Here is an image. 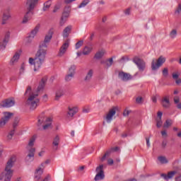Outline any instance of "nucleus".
<instances>
[{
  "label": "nucleus",
  "mask_w": 181,
  "mask_h": 181,
  "mask_svg": "<svg viewBox=\"0 0 181 181\" xmlns=\"http://www.w3.org/2000/svg\"><path fill=\"white\" fill-rule=\"evenodd\" d=\"M3 19H5L6 21H9L11 19V13H3Z\"/></svg>",
  "instance_id": "nucleus-39"
},
{
  "label": "nucleus",
  "mask_w": 181,
  "mask_h": 181,
  "mask_svg": "<svg viewBox=\"0 0 181 181\" xmlns=\"http://www.w3.org/2000/svg\"><path fill=\"white\" fill-rule=\"evenodd\" d=\"M15 162H16V156H12L6 164L4 172L1 173L0 175V180L11 181L13 175L12 168H13Z\"/></svg>",
  "instance_id": "nucleus-3"
},
{
  "label": "nucleus",
  "mask_w": 181,
  "mask_h": 181,
  "mask_svg": "<svg viewBox=\"0 0 181 181\" xmlns=\"http://www.w3.org/2000/svg\"><path fill=\"white\" fill-rule=\"evenodd\" d=\"M173 78H174V79L179 78V74H173Z\"/></svg>",
  "instance_id": "nucleus-60"
},
{
  "label": "nucleus",
  "mask_w": 181,
  "mask_h": 181,
  "mask_svg": "<svg viewBox=\"0 0 181 181\" xmlns=\"http://www.w3.org/2000/svg\"><path fill=\"white\" fill-rule=\"evenodd\" d=\"M102 64H105L106 67L108 69L112 66V63H114V59L113 58H110L109 59H106L105 61H102L101 62Z\"/></svg>",
  "instance_id": "nucleus-29"
},
{
  "label": "nucleus",
  "mask_w": 181,
  "mask_h": 181,
  "mask_svg": "<svg viewBox=\"0 0 181 181\" xmlns=\"http://www.w3.org/2000/svg\"><path fill=\"white\" fill-rule=\"evenodd\" d=\"M115 112H116L115 108H112L107 113V115L105 117V119L108 124H110V122H111V121H112V117H114V115H115Z\"/></svg>",
  "instance_id": "nucleus-21"
},
{
  "label": "nucleus",
  "mask_w": 181,
  "mask_h": 181,
  "mask_svg": "<svg viewBox=\"0 0 181 181\" xmlns=\"http://www.w3.org/2000/svg\"><path fill=\"white\" fill-rule=\"evenodd\" d=\"M69 16H70V6L64 8L62 18L67 20V18H69Z\"/></svg>",
  "instance_id": "nucleus-28"
},
{
  "label": "nucleus",
  "mask_w": 181,
  "mask_h": 181,
  "mask_svg": "<svg viewBox=\"0 0 181 181\" xmlns=\"http://www.w3.org/2000/svg\"><path fill=\"white\" fill-rule=\"evenodd\" d=\"M52 37H53V35L52 33H49L48 35H45L44 41L41 42L40 43V48H45L47 49V46H49V43H50V41L52 40Z\"/></svg>",
  "instance_id": "nucleus-11"
},
{
  "label": "nucleus",
  "mask_w": 181,
  "mask_h": 181,
  "mask_svg": "<svg viewBox=\"0 0 181 181\" xmlns=\"http://www.w3.org/2000/svg\"><path fill=\"white\" fill-rule=\"evenodd\" d=\"M13 105H15V98H13L5 99L0 103V107L2 108H11Z\"/></svg>",
  "instance_id": "nucleus-6"
},
{
  "label": "nucleus",
  "mask_w": 181,
  "mask_h": 181,
  "mask_svg": "<svg viewBox=\"0 0 181 181\" xmlns=\"http://www.w3.org/2000/svg\"><path fill=\"white\" fill-rule=\"evenodd\" d=\"M151 100H152L153 103H156L157 101H158V99L156 98V96H153L151 98Z\"/></svg>",
  "instance_id": "nucleus-58"
},
{
  "label": "nucleus",
  "mask_w": 181,
  "mask_h": 181,
  "mask_svg": "<svg viewBox=\"0 0 181 181\" xmlns=\"http://www.w3.org/2000/svg\"><path fill=\"white\" fill-rule=\"evenodd\" d=\"M45 125L42 127V129L46 131V129H49V128H52V118L48 117L45 119Z\"/></svg>",
  "instance_id": "nucleus-24"
},
{
  "label": "nucleus",
  "mask_w": 181,
  "mask_h": 181,
  "mask_svg": "<svg viewBox=\"0 0 181 181\" xmlns=\"http://www.w3.org/2000/svg\"><path fill=\"white\" fill-rule=\"evenodd\" d=\"M47 49L40 48L37 51L35 58L30 57L29 63L34 66V71H39L43 66V63L46 62V56Z\"/></svg>",
  "instance_id": "nucleus-2"
},
{
  "label": "nucleus",
  "mask_w": 181,
  "mask_h": 181,
  "mask_svg": "<svg viewBox=\"0 0 181 181\" xmlns=\"http://www.w3.org/2000/svg\"><path fill=\"white\" fill-rule=\"evenodd\" d=\"M26 69V64L25 63H23L21 66L19 74L22 75L25 73V70Z\"/></svg>",
  "instance_id": "nucleus-36"
},
{
  "label": "nucleus",
  "mask_w": 181,
  "mask_h": 181,
  "mask_svg": "<svg viewBox=\"0 0 181 181\" xmlns=\"http://www.w3.org/2000/svg\"><path fill=\"white\" fill-rule=\"evenodd\" d=\"M77 111H78L77 107H72V108L69 107V111H68L69 117H74V115L77 114Z\"/></svg>",
  "instance_id": "nucleus-31"
},
{
  "label": "nucleus",
  "mask_w": 181,
  "mask_h": 181,
  "mask_svg": "<svg viewBox=\"0 0 181 181\" xmlns=\"http://www.w3.org/2000/svg\"><path fill=\"white\" fill-rule=\"evenodd\" d=\"M61 6H62V4L57 3L54 7L53 13H56V12H57L59 9H60Z\"/></svg>",
  "instance_id": "nucleus-41"
},
{
  "label": "nucleus",
  "mask_w": 181,
  "mask_h": 181,
  "mask_svg": "<svg viewBox=\"0 0 181 181\" xmlns=\"http://www.w3.org/2000/svg\"><path fill=\"white\" fill-rule=\"evenodd\" d=\"M7 21L8 20H5L4 18H2L1 25H6Z\"/></svg>",
  "instance_id": "nucleus-62"
},
{
  "label": "nucleus",
  "mask_w": 181,
  "mask_h": 181,
  "mask_svg": "<svg viewBox=\"0 0 181 181\" xmlns=\"http://www.w3.org/2000/svg\"><path fill=\"white\" fill-rule=\"evenodd\" d=\"M94 74V71L93 69H90L86 76L84 78V81L86 82L90 81L91 78H93V75Z\"/></svg>",
  "instance_id": "nucleus-27"
},
{
  "label": "nucleus",
  "mask_w": 181,
  "mask_h": 181,
  "mask_svg": "<svg viewBox=\"0 0 181 181\" xmlns=\"http://www.w3.org/2000/svg\"><path fill=\"white\" fill-rule=\"evenodd\" d=\"M66 22H67L66 18L61 17V20L59 21L60 26H64V23H66Z\"/></svg>",
  "instance_id": "nucleus-48"
},
{
  "label": "nucleus",
  "mask_w": 181,
  "mask_h": 181,
  "mask_svg": "<svg viewBox=\"0 0 181 181\" xmlns=\"http://www.w3.org/2000/svg\"><path fill=\"white\" fill-rule=\"evenodd\" d=\"M119 77L121 78V80H122V81H129V80H132V76L131 74L124 71L119 73Z\"/></svg>",
  "instance_id": "nucleus-18"
},
{
  "label": "nucleus",
  "mask_w": 181,
  "mask_h": 181,
  "mask_svg": "<svg viewBox=\"0 0 181 181\" xmlns=\"http://www.w3.org/2000/svg\"><path fill=\"white\" fill-rule=\"evenodd\" d=\"M157 115L159 117V119H162V115H163V113L162 112H158Z\"/></svg>",
  "instance_id": "nucleus-57"
},
{
  "label": "nucleus",
  "mask_w": 181,
  "mask_h": 181,
  "mask_svg": "<svg viewBox=\"0 0 181 181\" xmlns=\"http://www.w3.org/2000/svg\"><path fill=\"white\" fill-rule=\"evenodd\" d=\"M90 2L89 0H83L81 4L78 6V8H84L85 6H87V4Z\"/></svg>",
  "instance_id": "nucleus-38"
},
{
  "label": "nucleus",
  "mask_w": 181,
  "mask_h": 181,
  "mask_svg": "<svg viewBox=\"0 0 181 181\" xmlns=\"http://www.w3.org/2000/svg\"><path fill=\"white\" fill-rule=\"evenodd\" d=\"M76 74V66L72 65L69 69V74L65 76L66 81H71Z\"/></svg>",
  "instance_id": "nucleus-13"
},
{
  "label": "nucleus",
  "mask_w": 181,
  "mask_h": 181,
  "mask_svg": "<svg viewBox=\"0 0 181 181\" xmlns=\"http://www.w3.org/2000/svg\"><path fill=\"white\" fill-rule=\"evenodd\" d=\"M175 13H177V15H181V4H178Z\"/></svg>",
  "instance_id": "nucleus-49"
},
{
  "label": "nucleus",
  "mask_w": 181,
  "mask_h": 181,
  "mask_svg": "<svg viewBox=\"0 0 181 181\" xmlns=\"http://www.w3.org/2000/svg\"><path fill=\"white\" fill-rule=\"evenodd\" d=\"M44 122H45V115L41 114L38 117V120H37V127H38L39 130L42 129V128H41L42 124H43Z\"/></svg>",
  "instance_id": "nucleus-25"
},
{
  "label": "nucleus",
  "mask_w": 181,
  "mask_h": 181,
  "mask_svg": "<svg viewBox=\"0 0 181 181\" xmlns=\"http://www.w3.org/2000/svg\"><path fill=\"white\" fill-rule=\"evenodd\" d=\"M71 25H68L64 29L62 33V36L64 38L67 37L70 35V33L71 32Z\"/></svg>",
  "instance_id": "nucleus-26"
},
{
  "label": "nucleus",
  "mask_w": 181,
  "mask_h": 181,
  "mask_svg": "<svg viewBox=\"0 0 181 181\" xmlns=\"http://www.w3.org/2000/svg\"><path fill=\"white\" fill-rule=\"evenodd\" d=\"M172 125V120L171 119H167L164 124V128H169Z\"/></svg>",
  "instance_id": "nucleus-43"
},
{
  "label": "nucleus",
  "mask_w": 181,
  "mask_h": 181,
  "mask_svg": "<svg viewBox=\"0 0 181 181\" xmlns=\"http://www.w3.org/2000/svg\"><path fill=\"white\" fill-rule=\"evenodd\" d=\"M69 46H70V42H69V41H66L62 45L59 49L58 57H62V56H64V54L67 52V49H69Z\"/></svg>",
  "instance_id": "nucleus-14"
},
{
  "label": "nucleus",
  "mask_w": 181,
  "mask_h": 181,
  "mask_svg": "<svg viewBox=\"0 0 181 181\" xmlns=\"http://www.w3.org/2000/svg\"><path fill=\"white\" fill-rule=\"evenodd\" d=\"M158 160H159L160 163H161L162 165H165L166 163H168L169 162V160H168V158L163 156H158Z\"/></svg>",
  "instance_id": "nucleus-32"
},
{
  "label": "nucleus",
  "mask_w": 181,
  "mask_h": 181,
  "mask_svg": "<svg viewBox=\"0 0 181 181\" xmlns=\"http://www.w3.org/2000/svg\"><path fill=\"white\" fill-rule=\"evenodd\" d=\"M175 83H176V84H177V85L181 84V79H177V80L175 81Z\"/></svg>",
  "instance_id": "nucleus-64"
},
{
  "label": "nucleus",
  "mask_w": 181,
  "mask_h": 181,
  "mask_svg": "<svg viewBox=\"0 0 181 181\" xmlns=\"http://www.w3.org/2000/svg\"><path fill=\"white\" fill-rule=\"evenodd\" d=\"M162 124H163V122H162V119H159L158 120H157V127L158 128H160V127H162Z\"/></svg>",
  "instance_id": "nucleus-50"
},
{
  "label": "nucleus",
  "mask_w": 181,
  "mask_h": 181,
  "mask_svg": "<svg viewBox=\"0 0 181 181\" xmlns=\"http://www.w3.org/2000/svg\"><path fill=\"white\" fill-rule=\"evenodd\" d=\"M177 173V171H170L168 173V175H166L165 173H162L160 174V177H163V179H164V180H169L170 179H173V177H175V175H176Z\"/></svg>",
  "instance_id": "nucleus-16"
},
{
  "label": "nucleus",
  "mask_w": 181,
  "mask_h": 181,
  "mask_svg": "<svg viewBox=\"0 0 181 181\" xmlns=\"http://www.w3.org/2000/svg\"><path fill=\"white\" fill-rule=\"evenodd\" d=\"M130 113H131V110H128L125 109L123 112V115H124V117H128V115H129Z\"/></svg>",
  "instance_id": "nucleus-51"
},
{
  "label": "nucleus",
  "mask_w": 181,
  "mask_h": 181,
  "mask_svg": "<svg viewBox=\"0 0 181 181\" xmlns=\"http://www.w3.org/2000/svg\"><path fill=\"white\" fill-rule=\"evenodd\" d=\"M42 175H43V168H38L35 173V181H40L42 180Z\"/></svg>",
  "instance_id": "nucleus-22"
},
{
  "label": "nucleus",
  "mask_w": 181,
  "mask_h": 181,
  "mask_svg": "<svg viewBox=\"0 0 181 181\" xmlns=\"http://www.w3.org/2000/svg\"><path fill=\"white\" fill-rule=\"evenodd\" d=\"M34 14H35V12L27 11V12L25 13L23 18L22 23L23 24L28 23V22L32 19V16H33Z\"/></svg>",
  "instance_id": "nucleus-19"
},
{
  "label": "nucleus",
  "mask_w": 181,
  "mask_h": 181,
  "mask_svg": "<svg viewBox=\"0 0 181 181\" xmlns=\"http://www.w3.org/2000/svg\"><path fill=\"white\" fill-rule=\"evenodd\" d=\"M179 101H180V100L179 99V97L175 96L174 98V103H175V104H179Z\"/></svg>",
  "instance_id": "nucleus-55"
},
{
  "label": "nucleus",
  "mask_w": 181,
  "mask_h": 181,
  "mask_svg": "<svg viewBox=\"0 0 181 181\" xmlns=\"http://www.w3.org/2000/svg\"><path fill=\"white\" fill-rule=\"evenodd\" d=\"M163 77H168L169 76V69L168 68H164L163 70Z\"/></svg>",
  "instance_id": "nucleus-46"
},
{
  "label": "nucleus",
  "mask_w": 181,
  "mask_h": 181,
  "mask_svg": "<svg viewBox=\"0 0 181 181\" xmlns=\"http://www.w3.org/2000/svg\"><path fill=\"white\" fill-rule=\"evenodd\" d=\"M175 181H181V175L176 177Z\"/></svg>",
  "instance_id": "nucleus-63"
},
{
  "label": "nucleus",
  "mask_w": 181,
  "mask_h": 181,
  "mask_svg": "<svg viewBox=\"0 0 181 181\" xmlns=\"http://www.w3.org/2000/svg\"><path fill=\"white\" fill-rule=\"evenodd\" d=\"M4 117H2L0 120V128H2V127H5V125H6V123L8 122V121H9V119H11V118L13 115V113L9 112H4Z\"/></svg>",
  "instance_id": "nucleus-7"
},
{
  "label": "nucleus",
  "mask_w": 181,
  "mask_h": 181,
  "mask_svg": "<svg viewBox=\"0 0 181 181\" xmlns=\"http://www.w3.org/2000/svg\"><path fill=\"white\" fill-rule=\"evenodd\" d=\"M35 140L36 139L35 137H32L28 143V146H33V145H35Z\"/></svg>",
  "instance_id": "nucleus-47"
},
{
  "label": "nucleus",
  "mask_w": 181,
  "mask_h": 181,
  "mask_svg": "<svg viewBox=\"0 0 181 181\" xmlns=\"http://www.w3.org/2000/svg\"><path fill=\"white\" fill-rule=\"evenodd\" d=\"M146 145H147L148 148H149V146H151V143L149 142V138L146 137Z\"/></svg>",
  "instance_id": "nucleus-56"
},
{
  "label": "nucleus",
  "mask_w": 181,
  "mask_h": 181,
  "mask_svg": "<svg viewBox=\"0 0 181 181\" xmlns=\"http://www.w3.org/2000/svg\"><path fill=\"white\" fill-rule=\"evenodd\" d=\"M64 95V92L63 91V90L60 89V90H57V92L55 93L56 101H59L60 100V98H62V97Z\"/></svg>",
  "instance_id": "nucleus-30"
},
{
  "label": "nucleus",
  "mask_w": 181,
  "mask_h": 181,
  "mask_svg": "<svg viewBox=\"0 0 181 181\" xmlns=\"http://www.w3.org/2000/svg\"><path fill=\"white\" fill-rule=\"evenodd\" d=\"M19 117H16L14 119V122L13 123V129H15V128H16V127H18V125H19Z\"/></svg>",
  "instance_id": "nucleus-40"
},
{
  "label": "nucleus",
  "mask_w": 181,
  "mask_h": 181,
  "mask_svg": "<svg viewBox=\"0 0 181 181\" xmlns=\"http://www.w3.org/2000/svg\"><path fill=\"white\" fill-rule=\"evenodd\" d=\"M111 150H108L107 151H106L105 155L101 158L102 162H104V160L107 158V156H110V155H111Z\"/></svg>",
  "instance_id": "nucleus-42"
},
{
  "label": "nucleus",
  "mask_w": 181,
  "mask_h": 181,
  "mask_svg": "<svg viewBox=\"0 0 181 181\" xmlns=\"http://www.w3.org/2000/svg\"><path fill=\"white\" fill-rule=\"evenodd\" d=\"M104 56V52L103 51H98L96 52V54L94 56V59H96L97 60H100Z\"/></svg>",
  "instance_id": "nucleus-35"
},
{
  "label": "nucleus",
  "mask_w": 181,
  "mask_h": 181,
  "mask_svg": "<svg viewBox=\"0 0 181 181\" xmlns=\"http://www.w3.org/2000/svg\"><path fill=\"white\" fill-rule=\"evenodd\" d=\"M52 6V0H49L47 2H45L44 4V7H43V11H47V9H49V8H50V6Z\"/></svg>",
  "instance_id": "nucleus-33"
},
{
  "label": "nucleus",
  "mask_w": 181,
  "mask_h": 181,
  "mask_svg": "<svg viewBox=\"0 0 181 181\" xmlns=\"http://www.w3.org/2000/svg\"><path fill=\"white\" fill-rule=\"evenodd\" d=\"M59 144H60V136L59 135H57L53 139L52 149H54V151H57V149H59Z\"/></svg>",
  "instance_id": "nucleus-20"
},
{
  "label": "nucleus",
  "mask_w": 181,
  "mask_h": 181,
  "mask_svg": "<svg viewBox=\"0 0 181 181\" xmlns=\"http://www.w3.org/2000/svg\"><path fill=\"white\" fill-rule=\"evenodd\" d=\"M133 62L137 66L139 71H144V70H145L146 64L144 60L139 59V57H135L133 59Z\"/></svg>",
  "instance_id": "nucleus-10"
},
{
  "label": "nucleus",
  "mask_w": 181,
  "mask_h": 181,
  "mask_svg": "<svg viewBox=\"0 0 181 181\" xmlns=\"http://www.w3.org/2000/svg\"><path fill=\"white\" fill-rule=\"evenodd\" d=\"M136 103L137 104H141L142 103V97H139L136 98Z\"/></svg>",
  "instance_id": "nucleus-52"
},
{
  "label": "nucleus",
  "mask_w": 181,
  "mask_h": 181,
  "mask_svg": "<svg viewBox=\"0 0 181 181\" xmlns=\"http://www.w3.org/2000/svg\"><path fill=\"white\" fill-rule=\"evenodd\" d=\"M9 37H11V33L7 32L5 35L3 42L0 43V51L4 50V49L6 47V45L9 42Z\"/></svg>",
  "instance_id": "nucleus-15"
},
{
  "label": "nucleus",
  "mask_w": 181,
  "mask_h": 181,
  "mask_svg": "<svg viewBox=\"0 0 181 181\" xmlns=\"http://www.w3.org/2000/svg\"><path fill=\"white\" fill-rule=\"evenodd\" d=\"M76 0H65L64 3L66 4H71V2H74Z\"/></svg>",
  "instance_id": "nucleus-59"
},
{
  "label": "nucleus",
  "mask_w": 181,
  "mask_h": 181,
  "mask_svg": "<svg viewBox=\"0 0 181 181\" xmlns=\"http://www.w3.org/2000/svg\"><path fill=\"white\" fill-rule=\"evenodd\" d=\"M161 105L163 108H169L170 107V100L169 99V96H165L161 100Z\"/></svg>",
  "instance_id": "nucleus-23"
},
{
  "label": "nucleus",
  "mask_w": 181,
  "mask_h": 181,
  "mask_svg": "<svg viewBox=\"0 0 181 181\" xmlns=\"http://www.w3.org/2000/svg\"><path fill=\"white\" fill-rule=\"evenodd\" d=\"M29 153L25 157V162H33L35 160V152H36V149L35 148L27 147Z\"/></svg>",
  "instance_id": "nucleus-12"
},
{
  "label": "nucleus",
  "mask_w": 181,
  "mask_h": 181,
  "mask_svg": "<svg viewBox=\"0 0 181 181\" xmlns=\"http://www.w3.org/2000/svg\"><path fill=\"white\" fill-rule=\"evenodd\" d=\"M39 0H27L26 1V6L27 11L28 12H35L33 10L36 8V5H37Z\"/></svg>",
  "instance_id": "nucleus-8"
},
{
  "label": "nucleus",
  "mask_w": 181,
  "mask_h": 181,
  "mask_svg": "<svg viewBox=\"0 0 181 181\" xmlns=\"http://www.w3.org/2000/svg\"><path fill=\"white\" fill-rule=\"evenodd\" d=\"M39 29H40V25H37L35 28L31 30L29 35L27 37V42L31 43V42L35 39V36L37 35V32H39Z\"/></svg>",
  "instance_id": "nucleus-9"
},
{
  "label": "nucleus",
  "mask_w": 181,
  "mask_h": 181,
  "mask_svg": "<svg viewBox=\"0 0 181 181\" xmlns=\"http://www.w3.org/2000/svg\"><path fill=\"white\" fill-rule=\"evenodd\" d=\"M50 175H47L45 177V179H43V180H40V181H49V180H50Z\"/></svg>",
  "instance_id": "nucleus-54"
},
{
  "label": "nucleus",
  "mask_w": 181,
  "mask_h": 181,
  "mask_svg": "<svg viewBox=\"0 0 181 181\" xmlns=\"http://www.w3.org/2000/svg\"><path fill=\"white\" fill-rule=\"evenodd\" d=\"M107 164L110 165V166H111L112 165H114V160H112V158H109V159L107 160Z\"/></svg>",
  "instance_id": "nucleus-53"
},
{
  "label": "nucleus",
  "mask_w": 181,
  "mask_h": 181,
  "mask_svg": "<svg viewBox=\"0 0 181 181\" xmlns=\"http://www.w3.org/2000/svg\"><path fill=\"white\" fill-rule=\"evenodd\" d=\"M83 112H85V114H88V112H90V109L85 108L83 110Z\"/></svg>",
  "instance_id": "nucleus-61"
},
{
  "label": "nucleus",
  "mask_w": 181,
  "mask_h": 181,
  "mask_svg": "<svg viewBox=\"0 0 181 181\" xmlns=\"http://www.w3.org/2000/svg\"><path fill=\"white\" fill-rule=\"evenodd\" d=\"M166 62V58L163 57H160L158 60L156 59H153L151 62V70L155 71L156 70H158L160 66Z\"/></svg>",
  "instance_id": "nucleus-5"
},
{
  "label": "nucleus",
  "mask_w": 181,
  "mask_h": 181,
  "mask_svg": "<svg viewBox=\"0 0 181 181\" xmlns=\"http://www.w3.org/2000/svg\"><path fill=\"white\" fill-rule=\"evenodd\" d=\"M92 50H93L92 47H85L83 49V54H84L85 56H87V54H90V53H91Z\"/></svg>",
  "instance_id": "nucleus-34"
},
{
  "label": "nucleus",
  "mask_w": 181,
  "mask_h": 181,
  "mask_svg": "<svg viewBox=\"0 0 181 181\" xmlns=\"http://www.w3.org/2000/svg\"><path fill=\"white\" fill-rule=\"evenodd\" d=\"M176 36H177V31L176 30H173L170 33V37H171V39H175V37H176Z\"/></svg>",
  "instance_id": "nucleus-37"
},
{
  "label": "nucleus",
  "mask_w": 181,
  "mask_h": 181,
  "mask_svg": "<svg viewBox=\"0 0 181 181\" xmlns=\"http://www.w3.org/2000/svg\"><path fill=\"white\" fill-rule=\"evenodd\" d=\"M13 135H15V129H13L10 132V133L8 134L7 136V139H8L9 141H11V139H12Z\"/></svg>",
  "instance_id": "nucleus-44"
},
{
  "label": "nucleus",
  "mask_w": 181,
  "mask_h": 181,
  "mask_svg": "<svg viewBox=\"0 0 181 181\" xmlns=\"http://www.w3.org/2000/svg\"><path fill=\"white\" fill-rule=\"evenodd\" d=\"M83 40H80L78 42H76L75 45V49H76V50L80 49L81 46H83Z\"/></svg>",
  "instance_id": "nucleus-45"
},
{
  "label": "nucleus",
  "mask_w": 181,
  "mask_h": 181,
  "mask_svg": "<svg viewBox=\"0 0 181 181\" xmlns=\"http://www.w3.org/2000/svg\"><path fill=\"white\" fill-rule=\"evenodd\" d=\"M47 81V77L45 76L41 79V81L39 83V86L37 88L35 93H32V88L28 86L24 93V95H29V97L26 101L27 105H29L30 110H36L40 103V100L36 97L39 95V92L42 91L46 86V82Z\"/></svg>",
  "instance_id": "nucleus-1"
},
{
  "label": "nucleus",
  "mask_w": 181,
  "mask_h": 181,
  "mask_svg": "<svg viewBox=\"0 0 181 181\" xmlns=\"http://www.w3.org/2000/svg\"><path fill=\"white\" fill-rule=\"evenodd\" d=\"M21 53H22V51L21 50L15 53V54L13 56L12 59L10 61L11 66L16 64V62L19 61V59L21 57Z\"/></svg>",
  "instance_id": "nucleus-17"
},
{
  "label": "nucleus",
  "mask_w": 181,
  "mask_h": 181,
  "mask_svg": "<svg viewBox=\"0 0 181 181\" xmlns=\"http://www.w3.org/2000/svg\"><path fill=\"white\" fill-rule=\"evenodd\" d=\"M96 175L94 177L95 181L104 180L105 179V174H104V165H100L95 169Z\"/></svg>",
  "instance_id": "nucleus-4"
}]
</instances>
